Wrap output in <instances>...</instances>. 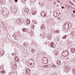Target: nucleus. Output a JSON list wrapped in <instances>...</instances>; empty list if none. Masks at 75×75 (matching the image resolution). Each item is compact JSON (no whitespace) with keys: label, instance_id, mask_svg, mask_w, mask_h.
Masks as SVG:
<instances>
[{"label":"nucleus","instance_id":"nucleus-39","mask_svg":"<svg viewBox=\"0 0 75 75\" xmlns=\"http://www.w3.org/2000/svg\"><path fill=\"white\" fill-rule=\"evenodd\" d=\"M67 59H68V58H67Z\"/></svg>","mask_w":75,"mask_h":75},{"label":"nucleus","instance_id":"nucleus-7","mask_svg":"<svg viewBox=\"0 0 75 75\" xmlns=\"http://www.w3.org/2000/svg\"><path fill=\"white\" fill-rule=\"evenodd\" d=\"M57 65H60L61 63V61L59 60L57 62Z\"/></svg>","mask_w":75,"mask_h":75},{"label":"nucleus","instance_id":"nucleus-17","mask_svg":"<svg viewBox=\"0 0 75 75\" xmlns=\"http://www.w3.org/2000/svg\"><path fill=\"white\" fill-rule=\"evenodd\" d=\"M44 67H45V68L47 69V68H48V65H45L44 66Z\"/></svg>","mask_w":75,"mask_h":75},{"label":"nucleus","instance_id":"nucleus-18","mask_svg":"<svg viewBox=\"0 0 75 75\" xmlns=\"http://www.w3.org/2000/svg\"><path fill=\"white\" fill-rule=\"evenodd\" d=\"M34 62H32V63L31 64V65H30L31 66H33V65H34Z\"/></svg>","mask_w":75,"mask_h":75},{"label":"nucleus","instance_id":"nucleus-25","mask_svg":"<svg viewBox=\"0 0 75 75\" xmlns=\"http://www.w3.org/2000/svg\"><path fill=\"white\" fill-rule=\"evenodd\" d=\"M34 25H31V27H32V28L33 29V28H34Z\"/></svg>","mask_w":75,"mask_h":75},{"label":"nucleus","instance_id":"nucleus-24","mask_svg":"<svg viewBox=\"0 0 75 75\" xmlns=\"http://www.w3.org/2000/svg\"><path fill=\"white\" fill-rule=\"evenodd\" d=\"M42 12L43 13V14H47V12L44 11Z\"/></svg>","mask_w":75,"mask_h":75},{"label":"nucleus","instance_id":"nucleus-19","mask_svg":"<svg viewBox=\"0 0 75 75\" xmlns=\"http://www.w3.org/2000/svg\"><path fill=\"white\" fill-rule=\"evenodd\" d=\"M54 32L55 33H59V30H56L54 31Z\"/></svg>","mask_w":75,"mask_h":75},{"label":"nucleus","instance_id":"nucleus-4","mask_svg":"<svg viewBox=\"0 0 75 75\" xmlns=\"http://www.w3.org/2000/svg\"><path fill=\"white\" fill-rule=\"evenodd\" d=\"M32 62H34V61H33V60H29L28 62V65H31Z\"/></svg>","mask_w":75,"mask_h":75},{"label":"nucleus","instance_id":"nucleus-20","mask_svg":"<svg viewBox=\"0 0 75 75\" xmlns=\"http://www.w3.org/2000/svg\"><path fill=\"white\" fill-rule=\"evenodd\" d=\"M73 72L74 74H75V68H74L73 70Z\"/></svg>","mask_w":75,"mask_h":75},{"label":"nucleus","instance_id":"nucleus-11","mask_svg":"<svg viewBox=\"0 0 75 75\" xmlns=\"http://www.w3.org/2000/svg\"><path fill=\"white\" fill-rule=\"evenodd\" d=\"M36 11H33L32 12V13L33 15H35V14H36Z\"/></svg>","mask_w":75,"mask_h":75},{"label":"nucleus","instance_id":"nucleus-1","mask_svg":"<svg viewBox=\"0 0 75 75\" xmlns=\"http://www.w3.org/2000/svg\"><path fill=\"white\" fill-rule=\"evenodd\" d=\"M69 52H68V50H64L63 51L62 53V55L63 57H65L66 56L67 57L68 56V53Z\"/></svg>","mask_w":75,"mask_h":75},{"label":"nucleus","instance_id":"nucleus-12","mask_svg":"<svg viewBox=\"0 0 75 75\" xmlns=\"http://www.w3.org/2000/svg\"><path fill=\"white\" fill-rule=\"evenodd\" d=\"M0 54L1 55H3L4 54V52L3 51H2L1 52Z\"/></svg>","mask_w":75,"mask_h":75},{"label":"nucleus","instance_id":"nucleus-31","mask_svg":"<svg viewBox=\"0 0 75 75\" xmlns=\"http://www.w3.org/2000/svg\"><path fill=\"white\" fill-rule=\"evenodd\" d=\"M17 36H16L15 37V40H16V38H17Z\"/></svg>","mask_w":75,"mask_h":75},{"label":"nucleus","instance_id":"nucleus-37","mask_svg":"<svg viewBox=\"0 0 75 75\" xmlns=\"http://www.w3.org/2000/svg\"><path fill=\"white\" fill-rule=\"evenodd\" d=\"M58 19H59V20H61V19L60 18H58Z\"/></svg>","mask_w":75,"mask_h":75},{"label":"nucleus","instance_id":"nucleus-33","mask_svg":"<svg viewBox=\"0 0 75 75\" xmlns=\"http://www.w3.org/2000/svg\"><path fill=\"white\" fill-rule=\"evenodd\" d=\"M61 8H62V9H63L64 8V6H62Z\"/></svg>","mask_w":75,"mask_h":75},{"label":"nucleus","instance_id":"nucleus-34","mask_svg":"<svg viewBox=\"0 0 75 75\" xmlns=\"http://www.w3.org/2000/svg\"><path fill=\"white\" fill-rule=\"evenodd\" d=\"M10 1H13V0H9Z\"/></svg>","mask_w":75,"mask_h":75},{"label":"nucleus","instance_id":"nucleus-2","mask_svg":"<svg viewBox=\"0 0 75 75\" xmlns=\"http://www.w3.org/2000/svg\"><path fill=\"white\" fill-rule=\"evenodd\" d=\"M50 45L52 48H54L55 47V44L54 42H51Z\"/></svg>","mask_w":75,"mask_h":75},{"label":"nucleus","instance_id":"nucleus-9","mask_svg":"<svg viewBox=\"0 0 75 75\" xmlns=\"http://www.w3.org/2000/svg\"><path fill=\"white\" fill-rule=\"evenodd\" d=\"M27 72H26L27 74V75H29L30 72V70L28 69L27 70Z\"/></svg>","mask_w":75,"mask_h":75},{"label":"nucleus","instance_id":"nucleus-5","mask_svg":"<svg viewBox=\"0 0 75 75\" xmlns=\"http://www.w3.org/2000/svg\"><path fill=\"white\" fill-rule=\"evenodd\" d=\"M1 4H4L6 3L5 0H1Z\"/></svg>","mask_w":75,"mask_h":75},{"label":"nucleus","instance_id":"nucleus-23","mask_svg":"<svg viewBox=\"0 0 75 75\" xmlns=\"http://www.w3.org/2000/svg\"><path fill=\"white\" fill-rule=\"evenodd\" d=\"M52 67H53L54 68H56V66L55 65L53 64L52 65Z\"/></svg>","mask_w":75,"mask_h":75},{"label":"nucleus","instance_id":"nucleus-16","mask_svg":"<svg viewBox=\"0 0 75 75\" xmlns=\"http://www.w3.org/2000/svg\"><path fill=\"white\" fill-rule=\"evenodd\" d=\"M22 31H23V32H26V29L25 28H23L22 29Z\"/></svg>","mask_w":75,"mask_h":75},{"label":"nucleus","instance_id":"nucleus-14","mask_svg":"<svg viewBox=\"0 0 75 75\" xmlns=\"http://www.w3.org/2000/svg\"><path fill=\"white\" fill-rule=\"evenodd\" d=\"M54 54H56V55H57V54H58L59 52H58V51H54Z\"/></svg>","mask_w":75,"mask_h":75},{"label":"nucleus","instance_id":"nucleus-26","mask_svg":"<svg viewBox=\"0 0 75 75\" xmlns=\"http://www.w3.org/2000/svg\"><path fill=\"white\" fill-rule=\"evenodd\" d=\"M31 51L32 53H34V50L33 49H32Z\"/></svg>","mask_w":75,"mask_h":75},{"label":"nucleus","instance_id":"nucleus-35","mask_svg":"<svg viewBox=\"0 0 75 75\" xmlns=\"http://www.w3.org/2000/svg\"><path fill=\"white\" fill-rule=\"evenodd\" d=\"M48 38H51V36H50V37H49V36H48Z\"/></svg>","mask_w":75,"mask_h":75},{"label":"nucleus","instance_id":"nucleus-22","mask_svg":"<svg viewBox=\"0 0 75 75\" xmlns=\"http://www.w3.org/2000/svg\"><path fill=\"white\" fill-rule=\"evenodd\" d=\"M67 36L66 35H65L64 36V37H63V39H65V38H67Z\"/></svg>","mask_w":75,"mask_h":75},{"label":"nucleus","instance_id":"nucleus-8","mask_svg":"<svg viewBox=\"0 0 75 75\" xmlns=\"http://www.w3.org/2000/svg\"><path fill=\"white\" fill-rule=\"evenodd\" d=\"M6 11H3L2 12V14L4 16H6Z\"/></svg>","mask_w":75,"mask_h":75},{"label":"nucleus","instance_id":"nucleus-40","mask_svg":"<svg viewBox=\"0 0 75 75\" xmlns=\"http://www.w3.org/2000/svg\"><path fill=\"white\" fill-rule=\"evenodd\" d=\"M74 61H75V59L74 60Z\"/></svg>","mask_w":75,"mask_h":75},{"label":"nucleus","instance_id":"nucleus-36","mask_svg":"<svg viewBox=\"0 0 75 75\" xmlns=\"http://www.w3.org/2000/svg\"><path fill=\"white\" fill-rule=\"evenodd\" d=\"M59 0H58V1H57V2H58V3H59Z\"/></svg>","mask_w":75,"mask_h":75},{"label":"nucleus","instance_id":"nucleus-3","mask_svg":"<svg viewBox=\"0 0 75 75\" xmlns=\"http://www.w3.org/2000/svg\"><path fill=\"white\" fill-rule=\"evenodd\" d=\"M23 20L22 19H18V20L17 21V22L19 23L20 24H23Z\"/></svg>","mask_w":75,"mask_h":75},{"label":"nucleus","instance_id":"nucleus-6","mask_svg":"<svg viewBox=\"0 0 75 75\" xmlns=\"http://www.w3.org/2000/svg\"><path fill=\"white\" fill-rule=\"evenodd\" d=\"M25 11L26 12L27 14H28L29 13V10L27 8H25Z\"/></svg>","mask_w":75,"mask_h":75},{"label":"nucleus","instance_id":"nucleus-10","mask_svg":"<svg viewBox=\"0 0 75 75\" xmlns=\"http://www.w3.org/2000/svg\"><path fill=\"white\" fill-rule=\"evenodd\" d=\"M70 50L71 51V52H74L75 51V49L74 48H72Z\"/></svg>","mask_w":75,"mask_h":75},{"label":"nucleus","instance_id":"nucleus-15","mask_svg":"<svg viewBox=\"0 0 75 75\" xmlns=\"http://www.w3.org/2000/svg\"><path fill=\"white\" fill-rule=\"evenodd\" d=\"M27 23L28 24H30V21L29 20H27Z\"/></svg>","mask_w":75,"mask_h":75},{"label":"nucleus","instance_id":"nucleus-30","mask_svg":"<svg viewBox=\"0 0 75 75\" xmlns=\"http://www.w3.org/2000/svg\"><path fill=\"white\" fill-rule=\"evenodd\" d=\"M15 1L16 3H17L18 1V0H15Z\"/></svg>","mask_w":75,"mask_h":75},{"label":"nucleus","instance_id":"nucleus-29","mask_svg":"<svg viewBox=\"0 0 75 75\" xmlns=\"http://www.w3.org/2000/svg\"><path fill=\"white\" fill-rule=\"evenodd\" d=\"M4 72V71L3 70L1 71V73H3V72Z\"/></svg>","mask_w":75,"mask_h":75},{"label":"nucleus","instance_id":"nucleus-32","mask_svg":"<svg viewBox=\"0 0 75 75\" xmlns=\"http://www.w3.org/2000/svg\"><path fill=\"white\" fill-rule=\"evenodd\" d=\"M73 13L74 14L75 13V10H73Z\"/></svg>","mask_w":75,"mask_h":75},{"label":"nucleus","instance_id":"nucleus-27","mask_svg":"<svg viewBox=\"0 0 75 75\" xmlns=\"http://www.w3.org/2000/svg\"><path fill=\"white\" fill-rule=\"evenodd\" d=\"M17 58H18V57H15V61H17Z\"/></svg>","mask_w":75,"mask_h":75},{"label":"nucleus","instance_id":"nucleus-21","mask_svg":"<svg viewBox=\"0 0 75 75\" xmlns=\"http://www.w3.org/2000/svg\"><path fill=\"white\" fill-rule=\"evenodd\" d=\"M39 5H40V6H43V5H44V4H42L41 3V2H40V3H39Z\"/></svg>","mask_w":75,"mask_h":75},{"label":"nucleus","instance_id":"nucleus-38","mask_svg":"<svg viewBox=\"0 0 75 75\" xmlns=\"http://www.w3.org/2000/svg\"><path fill=\"white\" fill-rule=\"evenodd\" d=\"M74 1V2H75V0H73Z\"/></svg>","mask_w":75,"mask_h":75},{"label":"nucleus","instance_id":"nucleus-13","mask_svg":"<svg viewBox=\"0 0 75 75\" xmlns=\"http://www.w3.org/2000/svg\"><path fill=\"white\" fill-rule=\"evenodd\" d=\"M41 15L42 16H43V17H44V16H46V14H45L44 13H43L41 12Z\"/></svg>","mask_w":75,"mask_h":75},{"label":"nucleus","instance_id":"nucleus-28","mask_svg":"<svg viewBox=\"0 0 75 75\" xmlns=\"http://www.w3.org/2000/svg\"><path fill=\"white\" fill-rule=\"evenodd\" d=\"M17 58V60H16V61L18 62V58Z\"/></svg>","mask_w":75,"mask_h":75}]
</instances>
